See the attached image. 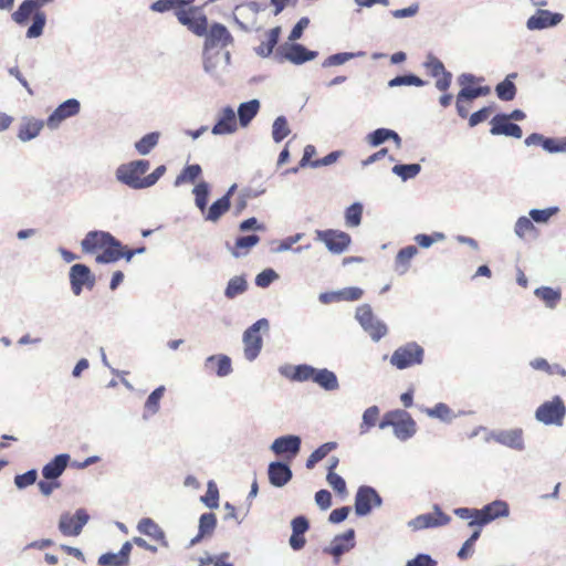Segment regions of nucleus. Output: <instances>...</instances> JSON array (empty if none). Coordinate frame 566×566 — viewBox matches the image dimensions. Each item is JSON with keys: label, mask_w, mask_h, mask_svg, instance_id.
I'll use <instances>...</instances> for the list:
<instances>
[{"label": "nucleus", "mask_w": 566, "mask_h": 566, "mask_svg": "<svg viewBox=\"0 0 566 566\" xmlns=\"http://www.w3.org/2000/svg\"><path fill=\"white\" fill-rule=\"evenodd\" d=\"M82 251L95 254L96 263H115L120 259L130 261L135 254L145 252V247L128 249L115 237L105 231H90L81 242Z\"/></svg>", "instance_id": "nucleus-1"}, {"label": "nucleus", "mask_w": 566, "mask_h": 566, "mask_svg": "<svg viewBox=\"0 0 566 566\" xmlns=\"http://www.w3.org/2000/svg\"><path fill=\"white\" fill-rule=\"evenodd\" d=\"M150 167L149 160L138 159L120 165L116 178L133 189H144L154 186L166 172V166H158L151 174L145 175Z\"/></svg>", "instance_id": "nucleus-2"}, {"label": "nucleus", "mask_w": 566, "mask_h": 566, "mask_svg": "<svg viewBox=\"0 0 566 566\" xmlns=\"http://www.w3.org/2000/svg\"><path fill=\"white\" fill-rule=\"evenodd\" d=\"M52 1L53 0H24L12 13V20L22 25L32 17L33 22L27 31V36L30 39L38 38L42 34L46 22V15L41 11V8Z\"/></svg>", "instance_id": "nucleus-3"}, {"label": "nucleus", "mask_w": 566, "mask_h": 566, "mask_svg": "<svg viewBox=\"0 0 566 566\" xmlns=\"http://www.w3.org/2000/svg\"><path fill=\"white\" fill-rule=\"evenodd\" d=\"M387 427H392L396 437L400 440L411 438L417 431L416 421L409 412L401 409L391 410L384 415L379 428L385 429Z\"/></svg>", "instance_id": "nucleus-4"}, {"label": "nucleus", "mask_w": 566, "mask_h": 566, "mask_svg": "<svg viewBox=\"0 0 566 566\" xmlns=\"http://www.w3.org/2000/svg\"><path fill=\"white\" fill-rule=\"evenodd\" d=\"M423 348L416 342L399 346L390 356V364L397 369H406L422 364Z\"/></svg>", "instance_id": "nucleus-5"}, {"label": "nucleus", "mask_w": 566, "mask_h": 566, "mask_svg": "<svg viewBox=\"0 0 566 566\" xmlns=\"http://www.w3.org/2000/svg\"><path fill=\"white\" fill-rule=\"evenodd\" d=\"M356 319L363 327V329L371 337L373 340H380L388 333V328L384 322L378 319L370 305L363 304L357 307Z\"/></svg>", "instance_id": "nucleus-6"}, {"label": "nucleus", "mask_w": 566, "mask_h": 566, "mask_svg": "<svg viewBox=\"0 0 566 566\" xmlns=\"http://www.w3.org/2000/svg\"><path fill=\"white\" fill-rule=\"evenodd\" d=\"M566 415V407L559 396L543 402L535 411V418L546 424L562 426Z\"/></svg>", "instance_id": "nucleus-7"}, {"label": "nucleus", "mask_w": 566, "mask_h": 566, "mask_svg": "<svg viewBox=\"0 0 566 566\" xmlns=\"http://www.w3.org/2000/svg\"><path fill=\"white\" fill-rule=\"evenodd\" d=\"M269 322L265 318H261L252 324L243 334L244 343V356L248 360H254L262 348L263 340L261 337V329H268Z\"/></svg>", "instance_id": "nucleus-8"}, {"label": "nucleus", "mask_w": 566, "mask_h": 566, "mask_svg": "<svg viewBox=\"0 0 566 566\" xmlns=\"http://www.w3.org/2000/svg\"><path fill=\"white\" fill-rule=\"evenodd\" d=\"M178 21L188 28L193 34L202 36L207 34L208 19L195 7H186L177 12Z\"/></svg>", "instance_id": "nucleus-9"}, {"label": "nucleus", "mask_w": 566, "mask_h": 566, "mask_svg": "<svg viewBox=\"0 0 566 566\" xmlns=\"http://www.w3.org/2000/svg\"><path fill=\"white\" fill-rule=\"evenodd\" d=\"M316 238L324 242L327 249L333 253L344 252L350 244V235L339 230H317Z\"/></svg>", "instance_id": "nucleus-10"}, {"label": "nucleus", "mask_w": 566, "mask_h": 566, "mask_svg": "<svg viewBox=\"0 0 566 566\" xmlns=\"http://www.w3.org/2000/svg\"><path fill=\"white\" fill-rule=\"evenodd\" d=\"M428 74L436 77V87L441 92H447L452 82V74L446 70L443 63L433 54H428L423 63Z\"/></svg>", "instance_id": "nucleus-11"}, {"label": "nucleus", "mask_w": 566, "mask_h": 566, "mask_svg": "<svg viewBox=\"0 0 566 566\" xmlns=\"http://www.w3.org/2000/svg\"><path fill=\"white\" fill-rule=\"evenodd\" d=\"M381 499L371 486H360L355 497V512L359 516L367 515L374 506H379Z\"/></svg>", "instance_id": "nucleus-12"}, {"label": "nucleus", "mask_w": 566, "mask_h": 566, "mask_svg": "<svg viewBox=\"0 0 566 566\" xmlns=\"http://www.w3.org/2000/svg\"><path fill=\"white\" fill-rule=\"evenodd\" d=\"M70 282L72 292L75 295H80L82 293L83 286L87 289H93L95 284V277L91 273L88 266L84 264H74L70 270Z\"/></svg>", "instance_id": "nucleus-13"}, {"label": "nucleus", "mask_w": 566, "mask_h": 566, "mask_svg": "<svg viewBox=\"0 0 566 566\" xmlns=\"http://www.w3.org/2000/svg\"><path fill=\"white\" fill-rule=\"evenodd\" d=\"M87 521V513L84 510H77L74 515L67 513L61 515L59 528L65 536H77Z\"/></svg>", "instance_id": "nucleus-14"}, {"label": "nucleus", "mask_w": 566, "mask_h": 566, "mask_svg": "<svg viewBox=\"0 0 566 566\" xmlns=\"http://www.w3.org/2000/svg\"><path fill=\"white\" fill-rule=\"evenodd\" d=\"M475 82L476 77L474 75L468 73L461 74L459 76V83L462 88L458 93V97L472 102L480 96H486L491 93V88L489 86L473 87L472 85Z\"/></svg>", "instance_id": "nucleus-15"}, {"label": "nucleus", "mask_w": 566, "mask_h": 566, "mask_svg": "<svg viewBox=\"0 0 566 566\" xmlns=\"http://www.w3.org/2000/svg\"><path fill=\"white\" fill-rule=\"evenodd\" d=\"M80 112V102L75 98H70L59 105L55 111L48 117L46 125L49 128H56L59 125L69 117L75 116Z\"/></svg>", "instance_id": "nucleus-16"}, {"label": "nucleus", "mask_w": 566, "mask_h": 566, "mask_svg": "<svg viewBox=\"0 0 566 566\" xmlns=\"http://www.w3.org/2000/svg\"><path fill=\"white\" fill-rule=\"evenodd\" d=\"M491 124L490 133L492 135H505L515 138H521L523 135L522 128L517 124L511 123L505 114L494 116Z\"/></svg>", "instance_id": "nucleus-17"}, {"label": "nucleus", "mask_w": 566, "mask_h": 566, "mask_svg": "<svg viewBox=\"0 0 566 566\" xmlns=\"http://www.w3.org/2000/svg\"><path fill=\"white\" fill-rule=\"evenodd\" d=\"M450 521V517L446 515L443 512H441L439 509H437L433 513H427L417 516L410 522V526L415 531L429 528V527H437L448 524Z\"/></svg>", "instance_id": "nucleus-18"}, {"label": "nucleus", "mask_w": 566, "mask_h": 566, "mask_svg": "<svg viewBox=\"0 0 566 566\" xmlns=\"http://www.w3.org/2000/svg\"><path fill=\"white\" fill-rule=\"evenodd\" d=\"M301 439L297 436H284L274 440L271 446L272 451L277 454H287V459H293L300 451Z\"/></svg>", "instance_id": "nucleus-19"}, {"label": "nucleus", "mask_w": 566, "mask_h": 566, "mask_svg": "<svg viewBox=\"0 0 566 566\" xmlns=\"http://www.w3.org/2000/svg\"><path fill=\"white\" fill-rule=\"evenodd\" d=\"M206 46L213 48L217 45L228 46L232 44L233 38L229 30L221 23H213L206 34Z\"/></svg>", "instance_id": "nucleus-20"}, {"label": "nucleus", "mask_w": 566, "mask_h": 566, "mask_svg": "<svg viewBox=\"0 0 566 566\" xmlns=\"http://www.w3.org/2000/svg\"><path fill=\"white\" fill-rule=\"evenodd\" d=\"M235 113L231 107H224L220 111L218 120L212 127V134L227 135L237 130Z\"/></svg>", "instance_id": "nucleus-21"}, {"label": "nucleus", "mask_w": 566, "mask_h": 566, "mask_svg": "<svg viewBox=\"0 0 566 566\" xmlns=\"http://www.w3.org/2000/svg\"><path fill=\"white\" fill-rule=\"evenodd\" d=\"M283 56L294 64H303L314 60L317 56V52L310 51L302 44L294 43L283 49Z\"/></svg>", "instance_id": "nucleus-22"}, {"label": "nucleus", "mask_w": 566, "mask_h": 566, "mask_svg": "<svg viewBox=\"0 0 566 566\" xmlns=\"http://www.w3.org/2000/svg\"><path fill=\"white\" fill-rule=\"evenodd\" d=\"M137 530L139 533L150 537L159 545L164 547L168 545L164 531L154 520L149 517L142 518L137 524Z\"/></svg>", "instance_id": "nucleus-23"}, {"label": "nucleus", "mask_w": 566, "mask_h": 566, "mask_svg": "<svg viewBox=\"0 0 566 566\" xmlns=\"http://www.w3.org/2000/svg\"><path fill=\"white\" fill-rule=\"evenodd\" d=\"M270 483L276 488L284 486L292 479L290 467L282 462H272L268 470Z\"/></svg>", "instance_id": "nucleus-24"}, {"label": "nucleus", "mask_w": 566, "mask_h": 566, "mask_svg": "<svg viewBox=\"0 0 566 566\" xmlns=\"http://www.w3.org/2000/svg\"><path fill=\"white\" fill-rule=\"evenodd\" d=\"M44 122L34 117H23L19 126L18 138L22 142H28L35 138L42 128Z\"/></svg>", "instance_id": "nucleus-25"}, {"label": "nucleus", "mask_w": 566, "mask_h": 566, "mask_svg": "<svg viewBox=\"0 0 566 566\" xmlns=\"http://www.w3.org/2000/svg\"><path fill=\"white\" fill-rule=\"evenodd\" d=\"M206 369L214 373L219 377H224L231 374L232 364L230 357L227 355H212L206 359Z\"/></svg>", "instance_id": "nucleus-26"}, {"label": "nucleus", "mask_w": 566, "mask_h": 566, "mask_svg": "<svg viewBox=\"0 0 566 566\" xmlns=\"http://www.w3.org/2000/svg\"><path fill=\"white\" fill-rule=\"evenodd\" d=\"M562 19L558 13H551L546 10H539L535 15L527 20V28L530 30H541L548 27L556 25Z\"/></svg>", "instance_id": "nucleus-27"}, {"label": "nucleus", "mask_w": 566, "mask_h": 566, "mask_svg": "<svg viewBox=\"0 0 566 566\" xmlns=\"http://www.w3.org/2000/svg\"><path fill=\"white\" fill-rule=\"evenodd\" d=\"M509 514V506L503 501H494L479 510L480 525L490 523L491 521L506 516Z\"/></svg>", "instance_id": "nucleus-28"}, {"label": "nucleus", "mask_w": 566, "mask_h": 566, "mask_svg": "<svg viewBox=\"0 0 566 566\" xmlns=\"http://www.w3.org/2000/svg\"><path fill=\"white\" fill-rule=\"evenodd\" d=\"M494 440L512 449L522 450L524 448L523 430L512 429L502 430L494 433Z\"/></svg>", "instance_id": "nucleus-29"}, {"label": "nucleus", "mask_w": 566, "mask_h": 566, "mask_svg": "<svg viewBox=\"0 0 566 566\" xmlns=\"http://www.w3.org/2000/svg\"><path fill=\"white\" fill-rule=\"evenodd\" d=\"M70 461V455L66 453L54 457L52 461L46 463L42 469V475L45 480H56L62 475Z\"/></svg>", "instance_id": "nucleus-30"}, {"label": "nucleus", "mask_w": 566, "mask_h": 566, "mask_svg": "<svg viewBox=\"0 0 566 566\" xmlns=\"http://www.w3.org/2000/svg\"><path fill=\"white\" fill-rule=\"evenodd\" d=\"M233 189L234 186H232L223 197L214 201L210 208L206 210V220L216 222L230 209V197Z\"/></svg>", "instance_id": "nucleus-31"}, {"label": "nucleus", "mask_w": 566, "mask_h": 566, "mask_svg": "<svg viewBox=\"0 0 566 566\" xmlns=\"http://www.w3.org/2000/svg\"><path fill=\"white\" fill-rule=\"evenodd\" d=\"M354 530H348L342 535L336 536L328 549L329 554H332L335 557H338L344 553L348 552L350 548L354 547Z\"/></svg>", "instance_id": "nucleus-32"}, {"label": "nucleus", "mask_w": 566, "mask_h": 566, "mask_svg": "<svg viewBox=\"0 0 566 566\" xmlns=\"http://www.w3.org/2000/svg\"><path fill=\"white\" fill-rule=\"evenodd\" d=\"M417 253L418 249L415 245H408L399 250L395 258V271L400 275L407 273L411 260Z\"/></svg>", "instance_id": "nucleus-33"}, {"label": "nucleus", "mask_w": 566, "mask_h": 566, "mask_svg": "<svg viewBox=\"0 0 566 566\" xmlns=\"http://www.w3.org/2000/svg\"><path fill=\"white\" fill-rule=\"evenodd\" d=\"M313 382L328 391L336 390L339 386L336 375L326 368H315Z\"/></svg>", "instance_id": "nucleus-34"}, {"label": "nucleus", "mask_w": 566, "mask_h": 566, "mask_svg": "<svg viewBox=\"0 0 566 566\" xmlns=\"http://www.w3.org/2000/svg\"><path fill=\"white\" fill-rule=\"evenodd\" d=\"M280 34H281L280 27H275V28L269 30L265 34V40L262 41L258 48H255L256 54L262 57L269 56L273 52L274 46L277 44Z\"/></svg>", "instance_id": "nucleus-35"}, {"label": "nucleus", "mask_w": 566, "mask_h": 566, "mask_svg": "<svg viewBox=\"0 0 566 566\" xmlns=\"http://www.w3.org/2000/svg\"><path fill=\"white\" fill-rule=\"evenodd\" d=\"M260 241V237L256 234H251L247 237H240L235 240L234 247L232 248V254L235 258H240L245 255L251 248L258 244Z\"/></svg>", "instance_id": "nucleus-36"}, {"label": "nucleus", "mask_w": 566, "mask_h": 566, "mask_svg": "<svg viewBox=\"0 0 566 566\" xmlns=\"http://www.w3.org/2000/svg\"><path fill=\"white\" fill-rule=\"evenodd\" d=\"M390 138H392L396 142L398 147L400 146L401 138L394 130L387 128H378L368 135V142L371 146H378Z\"/></svg>", "instance_id": "nucleus-37"}, {"label": "nucleus", "mask_w": 566, "mask_h": 566, "mask_svg": "<svg viewBox=\"0 0 566 566\" xmlns=\"http://www.w3.org/2000/svg\"><path fill=\"white\" fill-rule=\"evenodd\" d=\"M259 108L260 103L258 99H252L247 103H242L238 109L239 120L241 125L247 126L252 120V118L258 114Z\"/></svg>", "instance_id": "nucleus-38"}, {"label": "nucleus", "mask_w": 566, "mask_h": 566, "mask_svg": "<svg viewBox=\"0 0 566 566\" xmlns=\"http://www.w3.org/2000/svg\"><path fill=\"white\" fill-rule=\"evenodd\" d=\"M193 0H157L151 4V10L156 12H166L169 10H175V14L180 9H185L189 6Z\"/></svg>", "instance_id": "nucleus-39"}, {"label": "nucleus", "mask_w": 566, "mask_h": 566, "mask_svg": "<svg viewBox=\"0 0 566 566\" xmlns=\"http://www.w3.org/2000/svg\"><path fill=\"white\" fill-rule=\"evenodd\" d=\"M216 526L217 517L213 513L202 514L199 520V533L197 537L192 541V543L197 542L201 537L211 535Z\"/></svg>", "instance_id": "nucleus-40"}, {"label": "nucleus", "mask_w": 566, "mask_h": 566, "mask_svg": "<svg viewBox=\"0 0 566 566\" xmlns=\"http://www.w3.org/2000/svg\"><path fill=\"white\" fill-rule=\"evenodd\" d=\"M337 448L336 442H326L318 447L306 460V468L313 469L317 462L323 460L329 452Z\"/></svg>", "instance_id": "nucleus-41"}, {"label": "nucleus", "mask_w": 566, "mask_h": 566, "mask_svg": "<svg viewBox=\"0 0 566 566\" xmlns=\"http://www.w3.org/2000/svg\"><path fill=\"white\" fill-rule=\"evenodd\" d=\"M535 295L551 308L555 307L560 301V292L548 286L536 289Z\"/></svg>", "instance_id": "nucleus-42"}, {"label": "nucleus", "mask_w": 566, "mask_h": 566, "mask_svg": "<svg viewBox=\"0 0 566 566\" xmlns=\"http://www.w3.org/2000/svg\"><path fill=\"white\" fill-rule=\"evenodd\" d=\"M515 233L521 239H526L530 237H532V238L537 237V230H536L535 226L533 224L532 220L526 217H521L517 219V221L515 223Z\"/></svg>", "instance_id": "nucleus-43"}, {"label": "nucleus", "mask_w": 566, "mask_h": 566, "mask_svg": "<svg viewBox=\"0 0 566 566\" xmlns=\"http://www.w3.org/2000/svg\"><path fill=\"white\" fill-rule=\"evenodd\" d=\"M248 289V283L243 276L232 277L226 287L224 294L228 298H234L235 296L244 293Z\"/></svg>", "instance_id": "nucleus-44"}, {"label": "nucleus", "mask_w": 566, "mask_h": 566, "mask_svg": "<svg viewBox=\"0 0 566 566\" xmlns=\"http://www.w3.org/2000/svg\"><path fill=\"white\" fill-rule=\"evenodd\" d=\"M315 368L310 365H298L294 367L292 374H285L293 381H313Z\"/></svg>", "instance_id": "nucleus-45"}, {"label": "nucleus", "mask_w": 566, "mask_h": 566, "mask_svg": "<svg viewBox=\"0 0 566 566\" xmlns=\"http://www.w3.org/2000/svg\"><path fill=\"white\" fill-rule=\"evenodd\" d=\"M159 133L153 132L142 137L136 144L135 148L140 155H147L158 144Z\"/></svg>", "instance_id": "nucleus-46"}, {"label": "nucleus", "mask_w": 566, "mask_h": 566, "mask_svg": "<svg viewBox=\"0 0 566 566\" xmlns=\"http://www.w3.org/2000/svg\"><path fill=\"white\" fill-rule=\"evenodd\" d=\"M379 418V408L371 406L367 408L363 413V421L360 423V433H367L373 427L376 426Z\"/></svg>", "instance_id": "nucleus-47"}, {"label": "nucleus", "mask_w": 566, "mask_h": 566, "mask_svg": "<svg viewBox=\"0 0 566 566\" xmlns=\"http://www.w3.org/2000/svg\"><path fill=\"white\" fill-rule=\"evenodd\" d=\"M201 167L198 164L189 165L177 176L175 185L179 186L184 182H195L201 175Z\"/></svg>", "instance_id": "nucleus-48"}, {"label": "nucleus", "mask_w": 566, "mask_h": 566, "mask_svg": "<svg viewBox=\"0 0 566 566\" xmlns=\"http://www.w3.org/2000/svg\"><path fill=\"white\" fill-rule=\"evenodd\" d=\"M363 206L358 202L349 206L345 211V222L347 227H358L361 222Z\"/></svg>", "instance_id": "nucleus-49"}, {"label": "nucleus", "mask_w": 566, "mask_h": 566, "mask_svg": "<svg viewBox=\"0 0 566 566\" xmlns=\"http://www.w3.org/2000/svg\"><path fill=\"white\" fill-rule=\"evenodd\" d=\"M290 127L284 116H279L272 126V137L276 143L282 142L290 134Z\"/></svg>", "instance_id": "nucleus-50"}, {"label": "nucleus", "mask_w": 566, "mask_h": 566, "mask_svg": "<svg viewBox=\"0 0 566 566\" xmlns=\"http://www.w3.org/2000/svg\"><path fill=\"white\" fill-rule=\"evenodd\" d=\"M196 206L205 213L207 210L209 187L206 182H200L193 188Z\"/></svg>", "instance_id": "nucleus-51"}, {"label": "nucleus", "mask_w": 566, "mask_h": 566, "mask_svg": "<svg viewBox=\"0 0 566 566\" xmlns=\"http://www.w3.org/2000/svg\"><path fill=\"white\" fill-rule=\"evenodd\" d=\"M496 94L502 101H512L516 94V87L514 83L506 77L503 82L499 83L495 87Z\"/></svg>", "instance_id": "nucleus-52"}, {"label": "nucleus", "mask_w": 566, "mask_h": 566, "mask_svg": "<svg viewBox=\"0 0 566 566\" xmlns=\"http://www.w3.org/2000/svg\"><path fill=\"white\" fill-rule=\"evenodd\" d=\"M419 164H410V165H395L392 168V172L399 176L402 180H407L416 177L420 172Z\"/></svg>", "instance_id": "nucleus-53"}, {"label": "nucleus", "mask_w": 566, "mask_h": 566, "mask_svg": "<svg viewBox=\"0 0 566 566\" xmlns=\"http://www.w3.org/2000/svg\"><path fill=\"white\" fill-rule=\"evenodd\" d=\"M165 387L160 386L156 388L147 398L145 402V409L148 413L154 415L159 409L160 400L164 396Z\"/></svg>", "instance_id": "nucleus-54"}, {"label": "nucleus", "mask_w": 566, "mask_h": 566, "mask_svg": "<svg viewBox=\"0 0 566 566\" xmlns=\"http://www.w3.org/2000/svg\"><path fill=\"white\" fill-rule=\"evenodd\" d=\"M426 82L417 75L408 74L396 76L390 80L389 86H400V85H415V86H423Z\"/></svg>", "instance_id": "nucleus-55"}, {"label": "nucleus", "mask_w": 566, "mask_h": 566, "mask_svg": "<svg viewBox=\"0 0 566 566\" xmlns=\"http://www.w3.org/2000/svg\"><path fill=\"white\" fill-rule=\"evenodd\" d=\"M201 500L210 509L218 507L219 490L214 482L210 481L208 483L207 492L205 496L201 497Z\"/></svg>", "instance_id": "nucleus-56"}, {"label": "nucleus", "mask_w": 566, "mask_h": 566, "mask_svg": "<svg viewBox=\"0 0 566 566\" xmlns=\"http://www.w3.org/2000/svg\"><path fill=\"white\" fill-rule=\"evenodd\" d=\"M326 480L339 495L347 494L346 482L340 475L335 472H327Z\"/></svg>", "instance_id": "nucleus-57"}, {"label": "nucleus", "mask_w": 566, "mask_h": 566, "mask_svg": "<svg viewBox=\"0 0 566 566\" xmlns=\"http://www.w3.org/2000/svg\"><path fill=\"white\" fill-rule=\"evenodd\" d=\"M38 478L36 470L32 469L23 474H18L14 478V483L18 489H24L35 483Z\"/></svg>", "instance_id": "nucleus-58"}, {"label": "nucleus", "mask_w": 566, "mask_h": 566, "mask_svg": "<svg viewBox=\"0 0 566 566\" xmlns=\"http://www.w3.org/2000/svg\"><path fill=\"white\" fill-rule=\"evenodd\" d=\"M99 566H126L118 553H105L98 557Z\"/></svg>", "instance_id": "nucleus-59"}, {"label": "nucleus", "mask_w": 566, "mask_h": 566, "mask_svg": "<svg viewBox=\"0 0 566 566\" xmlns=\"http://www.w3.org/2000/svg\"><path fill=\"white\" fill-rule=\"evenodd\" d=\"M455 514L463 518L469 520V525H480L479 510L461 507L455 510Z\"/></svg>", "instance_id": "nucleus-60"}, {"label": "nucleus", "mask_w": 566, "mask_h": 566, "mask_svg": "<svg viewBox=\"0 0 566 566\" xmlns=\"http://www.w3.org/2000/svg\"><path fill=\"white\" fill-rule=\"evenodd\" d=\"M558 211L557 208H547L543 210L533 209L530 211V216L535 222H546Z\"/></svg>", "instance_id": "nucleus-61"}, {"label": "nucleus", "mask_w": 566, "mask_h": 566, "mask_svg": "<svg viewBox=\"0 0 566 566\" xmlns=\"http://www.w3.org/2000/svg\"><path fill=\"white\" fill-rule=\"evenodd\" d=\"M277 274L272 269H266L259 273L255 277V284L260 287L269 286L275 279Z\"/></svg>", "instance_id": "nucleus-62"}, {"label": "nucleus", "mask_w": 566, "mask_h": 566, "mask_svg": "<svg viewBox=\"0 0 566 566\" xmlns=\"http://www.w3.org/2000/svg\"><path fill=\"white\" fill-rule=\"evenodd\" d=\"M427 413L442 420H448L451 417V409L446 403H438L433 408L428 409Z\"/></svg>", "instance_id": "nucleus-63"}, {"label": "nucleus", "mask_w": 566, "mask_h": 566, "mask_svg": "<svg viewBox=\"0 0 566 566\" xmlns=\"http://www.w3.org/2000/svg\"><path fill=\"white\" fill-rule=\"evenodd\" d=\"M364 292L356 286L345 287L338 292V297L344 301H357L361 298Z\"/></svg>", "instance_id": "nucleus-64"}]
</instances>
